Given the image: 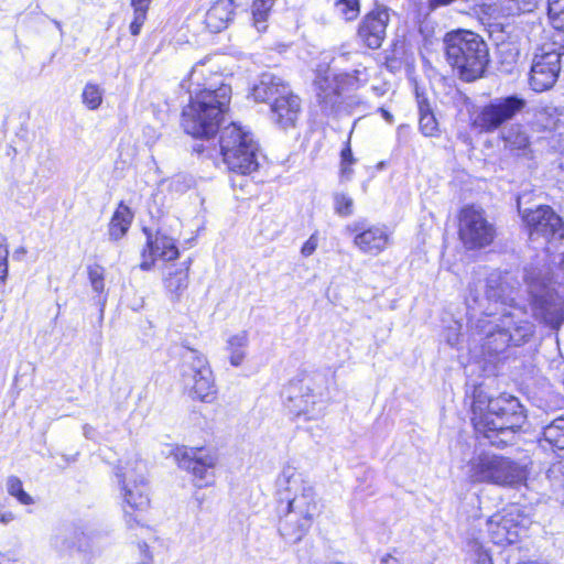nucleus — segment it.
<instances>
[{"label":"nucleus","instance_id":"20","mask_svg":"<svg viewBox=\"0 0 564 564\" xmlns=\"http://www.w3.org/2000/svg\"><path fill=\"white\" fill-rule=\"evenodd\" d=\"M301 110V100L291 90L271 104L272 120L283 129L293 127Z\"/></svg>","mask_w":564,"mask_h":564},{"label":"nucleus","instance_id":"21","mask_svg":"<svg viewBox=\"0 0 564 564\" xmlns=\"http://www.w3.org/2000/svg\"><path fill=\"white\" fill-rule=\"evenodd\" d=\"M289 86L274 74L264 73L252 88V96L258 102L273 104L280 96L288 94Z\"/></svg>","mask_w":564,"mask_h":564},{"label":"nucleus","instance_id":"17","mask_svg":"<svg viewBox=\"0 0 564 564\" xmlns=\"http://www.w3.org/2000/svg\"><path fill=\"white\" fill-rule=\"evenodd\" d=\"M289 391L288 408L295 416H304L307 421L323 416V402L308 383L291 382Z\"/></svg>","mask_w":564,"mask_h":564},{"label":"nucleus","instance_id":"40","mask_svg":"<svg viewBox=\"0 0 564 564\" xmlns=\"http://www.w3.org/2000/svg\"><path fill=\"white\" fill-rule=\"evenodd\" d=\"M88 278L91 288L95 292H102L105 288L104 283V268L100 265H91L88 268Z\"/></svg>","mask_w":564,"mask_h":564},{"label":"nucleus","instance_id":"13","mask_svg":"<svg viewBox=\"0 0 564 564\" xmlns=\"http://www.w3.org/2000/svg\"><path fill=\"white\" fill-rule=\"evenodd\" d=\"M458 234L466 248L477 249L489 246L494 241L496 229L481 208L467 206L459 215Z\"/></svg>","mask_w":564,"mask_h":564},{"label":"nucleus","instance_id":"32","mask_svg":"<svg viewBox=\"0 0 564 564\" xmlns=\"http://www.w3.org/2000/svg\"><path fill=\"white\" fill-rule=\"evenodd\" d=\"M248 345V335L241 332L228 339V349L230 351V364L235 367L241 365L245 359V349Z\"/></svg>","mask_w":564,"mask_h":564},{"label":"nucleus","instance_id":"9","mask_svg":"<svg viewBox=\"0 0 564 564\" xmlns=\"http://www.w3.org/2000/svg\"><path fill=\"white\" fill-rule=\"evenodd\" d=\"M524 279L532 297L533 316L558 329L564 322V299L549 288L550 279L541 272L527 270Z\"/></svg>","mask_w":564,"mask_h":564},{"label":"nucleus","instance_id":"10","mask_svg":"<svg viewBox=\"0 0 564 564\" xmlns=\"http://www.w3.org/2000/svg\"><path fill=\"white\" fill-rule=\"evenodd\" d=\"M525 105L527 101L517 95L495 98L474 111L471 127L481 133H492L520 113Z\"/></svg>","mask_w":564,"mask_h":564},{"label":"nucleus","instance_id":"31","mask_svg":"<svg viewBox=\"0 0 564 564\" xmlns=\"http://www.w3.org/2000/svg\"><path fill=\"white\" fill-rule=\"evenodd\" d=\"M419 112L420 120L419 126L421 132L426 137H434L438 132V123L435 119V116L431 111L430 105L427 101L419 100Z\"/></svg>","mask_w":564,"mask_h":564},{"label":"nucleus","instance_id":"8","mask_svg":"<svg viewBox=\"0 0 564 564\" xmlns=\"http://www.w3.org/2000/svg\"><path fill=\"white\" fill-rule=\"evenodd\" d=\"M467 475L473 482L509 487L520 485L527 478L524 468L518 463L508 457L490 454H481L470 459Z\"/></svg>","mask_w":564,"mask_h":564},{"label":"nucleus","instance_id":"3","mask_svg":"<svg viewBox=\"0 0 564 564\" xmlns=\"http://www.w3.org/2000/svg\"><path fill=\"white\" fill-rule=\"evenodd\" d=\"M281 499L288 503V511L280 519L279 531L285 541L296 543L311 529L319 507L313 486L293 466H285L278 478Z\"/></svg>","mask_w":564,"mask_h":564},{"label":"nucleus","instance_id":"33","mask_svg":"<svg viewBox=\"0 0 564 564\" xmlns=\"http://www.w3.org/2000/svg\"><path fill=\"white\" fill-rule=\"evenodd\" d=\"M152 0H131V7L133 9V19L130 23V33L133 36L140 34L141 28L147 20V14Z\"/></svg>","mask_w":564,"mask_h":564},{"label":"nucleus","instance_id":"50","mask_svg":"<svg viewBox=\"0 0 564 564\" xmlns=\"http://www.w3.org/2000/svg\"><path fill=\"white\" fill-rule=\"evenodd\" d=\"M560 166H561L562 172L564 173V158L562 159V162H561Z\"/></svg>","mask_w":564,"mask_h":564},{"label":"nucleus","instance_id":"46","mask_svg":"<svg viewBox=\"0 0 564 564\" xmlns=\"http://www.w3.org/2000/svg\"><path fill=\"white\" fill-rule=\"evenodd\" d=\"M140 549L142 553L144 554L143 564H151L152 563V555L149 552V547L147 544L140 545Z\"/></svg>","mask_w":564,"mask_h":564},{"label":"nucleus","instance_id":"39","mask_svg":"<svg viewBox=\"0 0 564 564\" xmlns=\"http://www.w3.org/2000/svg\"><path fill=\"white\" fill-rule=\"evenodd\" d=\"M335 7L338 13L347 21L354 20L359 12L358 0H338Z\"/></svg>","mask_w":564,"mask_h":564},{"label":"nucleus","instance_id":"34","mask_svg":"<svg viewBox=\"0 0 564 564\" xmlns=\"http://www.w3.org/2000/svg\"><path fill=\"white\" fill-rule=\"evenodd\" d=\"M274 0H254L252 4V17L254 26L258 31L267 29L265 21L273 6Z\"/></svg>","mask_w":564,"mask_h":564},{"label":"nucleus","instance_id":"36","mask_svg":"<svg viewBox=\"0 0 564 564\" xmlns=\"http://www.w3.org/2000/svg\"><path fill=\"white\" fill-rule=\"evenodd\" d=\"M104 90L96 84L88 83L84 87L83 104L90 110H96L102 102Z\"/></svg>","mask_w":564,"mask_h":564},{"label":"nucleus","instance_id":"18","mask_svg":"<svg viewBox=\"0 0 564 564\" xmlns=\"http://www.w3.org/2000/svg\"><path fill=\"white\" fill-rule=\"evenodd\" d=\"M144 232L147 235V249L142 253L144 260L140 263L142 270H150L156 258L163 261H172L178 257V249L172 237L165 235L162 230H158L154 236L148 229H144Z\"/></svg>","mask_w":564,"mask_h":564},{"label":"nucleus","instance_id":"23","mask_svg":"<svg viewBox=\"0 0 564 564\" xmlns=\"http://www.w3.org/2000/svg\"><path fill=\"white\" fill-rule=\"evenodd\" d=\"M198 375V381L188 377L189 389L187 391L189 395L202 402H213L216 399L217 390L210 367L204 368Z\"/></svg>","mask_w":564,"mask_h":564},{"label":"nucleus","instance_id":"2","mask_svg":"<svg viewBox=\"0 0 564 564\" xmlns=\"http://www.w3.org/2000/svg\"><path fill=\"white\" fill-rule=\"evenodd\" d=\"M204 62L193 66L187 78L189 104L183 109L182 126L194 138H210L219 128L231 99V88Z\"/></svg>","mask_w":564,"mask_h":564},{"label":"nucleus","instance_id":"24","mask_svg":"<svg viewBox=\"0 0 564 564\" xmlns=\"http://www.w3.org/2000/svg\"><path fill=\"white\" fill-rule=\"evenodd\" d=\"M204 368H209L208 361L205 358V356L199 354L197 350L188 349L187 354L183 356L182 366V382L186 390L189 389L188 377H191L195 381H198V373H200V370H203Z\"/></svg>","mask_w":564,"mask_h":564},{"label":"nucleus","instance_id":"15","mask_svg":"<svg viewBox=\"0 0 564 564\" xmlns=\"http://www.w3.org/2000/svg\"><path fill=\"white\" fill-rule=\"evenodd\" d=\"M175 459L180 468L189 471L197 487L208 486L214 481V468L217 457L203 448H177Z\"/></svg>","mask_w":564,"mask_h":564},{"label":"nucleus","instance_id":"35","mask_svg":"<svg viewBox=\"0 0 564 564\" xmlns=\"http://www.w3.org/2000/svg\"><path fill=\"white\" fill-rule=\"evenodd\" d=\"M6 486L8 494L14 497L21 505L30 506L34 503L33 497H31L26 491H24L22 481L19 477H8Z\"/></svg>","mask_w":564,"mask_h":564},{"label":"nucleus","instance_id":"38","mask_svg":"<svg viewBox=\"0 0 564 564\" xmlns=\"http://www.w3.org/2000/svg\"><path fill=\"white\" fill-rule=\"evenodd\" d=\"M334 208L339 216H350L354 212V200L345 193H336L334 195Z\"/></svg>","mask_w":564,"mask_h":564},{"label":"nucleus","instance_id":"12","mask_svg":"<svg viewBox=\"0 0 564 564\" xmlns=\"http://www.w3.org/2000/svg\"><path fill=\"white\" fill-rule=\"evenodd\" d=\"M518 210L529 230L531 240L543 238L549 242L564 239V221L552 207L539 205L534 209H522L521 197H519Z\"/></svg>","mask_w":564,"mask_h":564},{"label":"nucleus","instance_id":"49","mask_svg":"<svg viewBox=\"0 0 564 564\" xmlns=\"http://www.w3.org/2000/svg\"><path fill=\"white\" fill-rule=\"evenodd\" d=\"M25 252H26V250L23 247H20L14 251L13 257L17 259H20L21 257H23L25 254Z\"/></svg>","mask_w":564,"mask_h":564},{"label":"nucleus","instance_id":"42","mask_svg":"<svg viewBox=\"0 0 564 564\" xmlns=\"http://www.w3.org/2000/svg\"><path fill=\"white\" fill-rule=\"evenodd\" d=\"M474 564H491V558L486 550L475 542L473 545Z\"/></svg>","mask_w":564,"mask_h":564},{"label":"nucleus","instance_id":"1","mask_svg":"<svg viewBox=\"0 0 564 564\" xmlns=\"http://www.w3.org/2000/svg\"><path fill=\"white\" fill-rule=\"evenodd\" d=\"M518 281L508 272L492 271L485 282H470L465 297L467 324L479 336L488 354L502 352L508 346L529 340L534 326L520 319L523 314L516 304Z\"/></svg>","mask_w":564,"mask_h":564},{"label":"nucleus","instance_id":"28","mask_svg":"<svg viewBox=\"0 0 564 564\" xmlns=\"http://www.w3.org/2000/svg\"><path fill=\"white\" fill-rule=\"evenodd\" d=\"M510 519L500 516H495L487 521L488 532L496 544L514 542L517 532L510 530Z\"/></svg>","mask_w":564,"mask_h":564},{"label":"nucleus","instance_id":"4","mask_svg":"<svg viewBox=\"0 0 564 564\" xmlns=\"http://www.w3.org/2000/svg\"><path fill=\"white\" fill-rule=\"evenodd\" d=\"M471 410L476 431L497 446L510 443L525 420L519 400L508 394L487 399L478 393Z\"/></svg>","mask_w":564,"mask_h":564},{"label":"nucleus","instance_id":"29","mask_svg":"<svg viewBox=\"0 0 564 564\" xmlns=\"http://www.w3.org/2000/svg\"><path fill=\"white\" fill-rule=\"evenodd\" d=\"M502 138L510 151H525L530 144L528 134L519 126H511L503 132Z\"/></svg>","mask_w":564,"mask_h":564},{"label":"nucleus","instance_id":"47","mask_svg":"<svg viewBox=\"0 0 564 564\" xmlns=\"http://www.w3.org/2000/svg\"><path fill=\"white\" fill-rule=\"evenodd\" d=\"M380 564H400V563H399L398 558H395L394 556H392L390 554H387L381 558Z\"/></svg>","mask_w":564,"mask_h":564},{"label":"nucleus","instance_id":"30","mask_svg":"<svg viewBox=\"0 0 564 564\" xmlns=\"http://www.w3.org/2000/svg\"><path fill=\"white\" fill-rule=\"evenodd\" d=\"M543 438L550 445L564 449V415L554 419L543 429Z\"/></svg>","mask_w":564,"mask_h":564},{"label":"nucleus","instance_id":"27","mask_svg":"<svg viewBox=\"0 0 564 564\" xmlns=\"http://www.w3.org/2000/svg\"><path fill=\"white\" fill-rule=\"evenodd\" d=\"M85 534L76 527H67L62 529L54 536V545L62 552L72 550H80L84 546Z\"/></svg>","mask_w":564,"mask_h":564},{"label":"nucleus","instance_id":"44","mask_svg":"<svg viewBox=\"0 0 564 564\" xmlns=\"http://www.w3.org/2000/svg\"><path fill=\"white\" fill-rule=\"evenodd\" d=\"M341 162L340 164H349L352 165L355 163V159L352 156L351 148L349 143L341 150L340 153Z\"/></svg>","mask_w":564,"mask_h":564},{"label":"nucleus","instance_id":"22","mask_svg":"<svg viewBox=\"0 0 564 564\" xmlns=\"http://www.w3.org/2000/svg\"><path fill=\"white\" fill-rule=\"evenodd\" d=\"M237 0H217L206 12L205 23L212 32H220L227 28L234 15Z\"/></svg>","mask_w":564,"mask_h":564},{"label":"nucleus","instance_id":"6","mask_svg":"<svg viewBox=\"0 0 564 564\" xmlns=\"http://www.w3.org/2000/svg\"><path fill=\"white\" fill-rule=\"evenodd\" d=\"M147 465L137 456L118 466V478L123 500V512L129 527L139 523L132 512H142L150 506V489L147 480Z\"/></svg>","mask_w":564,"mask_h":564},{"label":"nucleus","instance_id":"16","mask_svg":"<svg viewBox=\"0 0 564 564\" xmlns=\"http://www.w3.org/2000/svg\"><path fill=\"white\" fill-rule=\"evenodd\" d=\"M346 231L354 235V246L368 256H379L392 242L391 232L382 225H367L356 221L346 227Z\"/></svg>","mask_w":564,"mask_h":564},{"label":"nucleus","instance_id":"19","mask_svg":"<svg viewBox=\"0 0 564 564\" xmlns=\"http://www.w3.org/2000/svg\"><path fill=\"white\" fill-rule=\"evenodd\" d=\"M389 21V13L384 9L375 10L368 13L358 29V36L370 48L381 46L386 36V29Z\"/></svg>","mask_w":564,"mask_h":564},{"label":"nucleus","instance_id":"43","mask_svg":"<svg viewBox=\"0 0 564 564\" xmlns=\"http://www.w3.org/2000/svg\"><path fill=\"white\" fill-rule=\"evenodd\" d=\"M318 246V237L316 234H313L303 245L301 249V253L303 257L312 256Z\"/></svg>","mask_w":564,"mask_h":564},{"label":"nucleus","instance_id":"7","mask_svg":"<svg viewBox=\"0 0 564 564\" xmlns=\"http://www.w3.org/2000/svg\"><path fill=\"white\" fill-rule=\"evenodd\" d=\"M220 152L227 167L235 173L247 175L258 169V144L252 134L237 123L220 131Z\"/></svg>","mask_w":564,"mask_h":564},{"label":"nucleus","instance_id":"41","mask_svg":"<svg viewBox=\"0 0 564 564\" xmlns=\"http://www.w3.org/2000/svg\"><path fill=\"white\" fill-rule=\"evenodd\" d=\"M8 257L7 238L0 234V284H3L8 276Z\"/></svg>","mask_w":564,"mask_h":564},{"label":"nucleus","instance_id":"11","mask_svg":"<svg viewBox=\"0 0 564 564\" xmlns=\"http://www.w3.org/2000/svg\"><path fill=\"white\" fill-rule=\"evenodd\" d=\"M564 45L558 42L544 43L533 57L529 84L534 91L552 88L560 75Z\"/></svg>","mask_w":564,"mask_h":564},{"label":"nucleus","instance_id":"5","mask_svg":"<svg viewBox=\"0 0 564 564\" xmlns=\"http://www.w3.org/2000/svg\"><path fill=\"white\" fill-rule=\"evenodd\" d=\"M445 59L453 73L463 82L481 78L489 64L487 43L476 33L457 30L446 33L443 40Z\"/></svg>","mask_w":564,"mask_h":564},{"label":"nucleus","instance_id":"26","mask_svg":"<svg viewBox=\"0 0 564 564\" xmlns=\"http://www.w3.org/2000/svg\"><path fill=\"white\" fill-rule=\"evenodd\" d=\"M191 260L183 262L180 265H169L166 268V276L164 278V285L171 292L178 294L184 291L188 285V271Z\"/></svg>","mask_w":564,"mask_h":564},{"label":"nucleus","instance_id":"25","mask_svg":"<svg viewBox=\"0 0 564 564\" xmlns=\"http://www.w3.org/2000/svg\"><path fill=\"white\" fill-rule=\"evenodd\" d=\"M133 214L130 208L120 203L113 213L108 226V235L110 240L121 239L129 230L132 223Z\"/></svg>","mask_w":564,"mask_h":564},{"label":"nucleus","instance_id":"45","mask_svg":"<svg viewBox=\"0 0 564 564\" xmlns=\"http://www.w3.org/2000/svg\"><path fill=\"white\" fill-rule=\"evenodd\" d=\"M340 174L341 177L349 180L352 175V169L349 164H340Z\"/></svg>","mask_w":564,"mask_h":564},{"label":"nucleus","instance_id":"48","mask_svg":"<svg viewBox=\"0 0 564 564\" xmlns=\"http://www.w3.org/2000/svg\"><path fill=\"white\" fill-rule=\"evenodd\" d=\"M380 112L387 122H393V116L388 110L380 108Z\"/></svg>","mask_w":564,"mask_h":564},{"label":"nucleus","instance_id":"37","mask_svg":"<svg viewBox=\"0 0 564 564\" xmlns=\"http://www.w3.org/2000/svg\"><path fill=\"white\" fill-rule=\"evenodd\" d=\"M547 14L553 26L564 31V0H547Z\"/></svg>","mask_w":564,"mask_h":564},{"label":"nucleus","instance_id":"14","mask_svg":"<svg viewBox=\"0 0 564 564\" xmlns=\"http://www.w3.org/2000/svg\"><path fill=\"white\" fill-rule=\"evenodd\" d=\"M356 78L349 74H335L330 70L318 73L315 90L318 105L325 115L337 113L341 106V94L348 86H354Z\"/></svg>","mask_w":564,"mask_h":564}]
</instances>
